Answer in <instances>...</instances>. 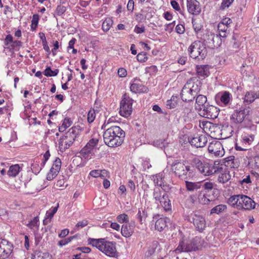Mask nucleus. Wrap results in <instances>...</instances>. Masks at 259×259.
<instances>
[{
    "mask_svg": "<svg viewBox=\"0 0 259 259\" xmlns=\"http://www.w3.org/2000/svg\"><path fill=\"white\" fill-rule=\"evenodd\" d=\"M192 23L193 28L196 33H198L201 30L202 26L201 25L200 23H198L197 22L195 21L194 20L192 21Z\"/></svg>",
    "mask_w": 259,
    "mask_h": 259,
    "instance_id": "obj_53",
    "label": "nucleus"
},
{
    "mask_svg": "<svg viewBox=\"0 0 259 259\" xmlns=\"http://www.w3.org/2000/svg\"><path fill=\"white\" fill-rule=\"evenodd\" d=\"M171 5L172 7L176 11H180L181 10L179 4L175 1H171Z\"/></svg>",
    "mask_w": 259,
    "mask_h": 259,
    "instance_id": "obj_63",
    "label": "nucleus"
},
{
    "mask_svg": "<svg viewBox=\"0 0 259 259\" xmlns=\"http://www.w3.org/2000/svg\"><path fill=\"white\" fill-rule=\"evenodd\" d=\"M72 123V121L69 118H65L61 126L59 127L60 132H63L67 128L69 127Z\"/></svg>",
    "mask_w": 259,
    "mask_h": 259,
    "instance_id": "obj_34",
    "label": "nucleus"
},
{
    "mask_svg": "<svg viewBox=\"0 0 259 259\" xmlns=\"http://www.w3.org/2000/svg\"><path fill=\"white\" fill-rule=\"evenodd\" d=\"M159 186L165 192H168L171 189V186L169 184H167L165 180L164 179L161 182H160Z\"/></svg>",
    "mask_w": 259,
    "mask_h": 259,
    "instance_id": "obj_42",
    "label": "nucleus"
},
{
    "mask_svg": "<svg viewBox=\"0 0 259 259\" xmlns=\"http://www.w3.org/2000/svg\"><path fill=\"white\" fill-rule=\"evenodd\" d=\"M153 145L157 147L163 148L167 146V143L165 142V140L160 139L154 141L153 142Z\"/></svg>",
    "mask_w": 259,
    "mask_h": 259,
    "instance_id": "obj_40",
    "label": "nucleus"
},
{
    "mask_svg": "<svg viewBox=\"0 0 259 259\" xmlns=\"http://www.w3.org/2000/svg\"><path fill=\"white\" fill-rule=\"evenodd\" d=\"M221 94L220 101L225 105H228L232 100L231 94L227 91L223 92Z\"/></svg>",
    "mask_w": 259,
    "mask_h": 259,
    "instance_id": "obj_31",
    "label": "nucleus"
},
{
    "mask_svg": "<svg viewBox=\"0 0 259 259\" xmlns=\"http://www.w3.org/2000/svg\"><path fill=\"white\" fill-rule=\"evenodd\" d=\"M203 40L206 42L207 47L213 49L218 48L222 44V39L218 34L207 31L203 35Z\"/></svg>",
    "mask_w": 259,
    "mask_h": 259,
    "instance_id": "obj_10",
    "label": "nucleus"
},
{
    "mask_svg": "<svg viewBox=\"0 0 259 259\" xmlns=\"http://www.w3.org/2000/svg\"><path fill=\"white\" fill-rule=\"evenodd\" d=\"M90 175L94 178L100 177V170L95 169L90 171Z\"/></svg>",
    "mask_w": 259,
    "mask_h": 259,
    "instance_id": "obj_59",
    "label": "nucleus"
},
{
    "mask_svg": "<svg viewBox=\"0 0 259 259\" xmlns=\"http://www.w3.org/2000/svg\"><path fill=\"white\" fill-rule=\"evenodd\" d=\"M190 56L193 59L203 60L207 55L205 45L200 41H195L188 48Z\"/></svg>",
    "mask_w": 259,
    "mask_h": 259,
    "instance_id": "obj_8",
    "label": "nucleus"
},
{
    "mask_svg": "<svg viewBox=\"0 0 259 259\" xmlns=\"http://www.w3.org/2000/svg\"><path fill=\"white\" fill-rule=\"evenodd\" d=\"M95 112L94 110H91L89 111L88 114V121L89 123H92L94 121L95 118Z\"/></svg>",
    "mask_w": 259,
    "mask_h": 259,
    "instance_id": "obj_50",
    "label": "nucleus"
},
{
    "mask_svg": "<svg viewBox=\"0 0 259 259\" xmlns=\"http://www.w3.org/2000/svg\"><path fill=\"white\" fill-rule=\"evenodd\" d=\"M187 7L188 12L193 15H198L201 12L199 3L196 0H187Z\"/></svg>",
    "mask_w": 259,
    "mask_h": 259,
    "instance_id": "obj_19",
    "label": "nucleus"
},
{
    "mask_svg": "<svg viewBox=\"0 0 259 259\" xmlns=\"http://www.w3.org/2000/svg\"><path fill=\"white\" fill-rule=\"evenodd\" d=\"M178 100V96H172L171 99L168 100L166 102V107L168 109L174 108L176 107L177 105V101Z\"/></svg>",
    "mask_w": 259,
    "mask_h": 259,
    "instance_id": "obj_32",
    "label": "nucleus"
},
{
    "mask_svg": "<svg viewBox=\"0 0 259 259\" xmlns=\"http://www.w3.org/2000/svg\"><path fill=\"white\" fill-rule=\"evenodd\" d=\"M13 245L6 239H0V259L7 258L12 252Z\"/></svg>",
    "mask_w": 259,
    "mask_h": 259,
    "instance_id": "obj_13",
    "label": "nucleus"
},
{
    "mask_svg": "<svg viewBox=\"0 0 259 259\" xmlns=\"http://www.w3.org/2000/svg\"><path fill=\"white\" fill-rule=\"evenodd\" d=\"M169 220L167 218H160L155 222V229L161 232L167 226V221Z\"/></svg>",
    "mask_w": 259,
    "mask_h": 259,
    "instance_id": "obj_27",
    "label": "nucleus"
},
{
    "mask_svg": "<svg viewBox=\"0 0 259 259\" xmlns=\"http://www.w3.org/2000/svg\"><path fill=\"white\" fill-rule=\"evenodd\" d=\"M249 108H241L240 110H236L230 117L232 122L234 123H240L244 119L245 116L249 114Z\"/></svg>",
    "mask_w": 259,
    "mask_h": 259,
    "instance_id": "obj_14",
    "label": "nucleus"
},
{
    "mask_svg": "<svg viewBox=\"0 0 259 259\" xmlns=\"http://www.w3.org/2000/svg\"><path fill=\"white\" fill-rule=\"evenodd\" d=\"M144 217H146V213L145 210H143L142 212L140 210H139L138 213L137 214V219L139 220V221L142 223V218Z\"/></svg>",
    "mask_w": 259,
    "mask_h": 259,
    "instance_id": "obj_58",
    "label": "nucleus"
},
{
    "mask_svg": "<svg viewBox=\"0 0 259 259\" xmlns=\"http://www.w3.org/2000/svg\"><path fill=\"white\" fill-rule=\"evenodd\" d=\"M94 148L90 146V144L86 145L81 150L80 155L85 159H90L92 155Z\"/></svg>",
    "mask_w": 259,
    "mask_h": 259,
    "instance_id": "obj_25",
    "label": "nucleus"
},
{
    "mask_svg": "<svg viewBox=\"0 0 259 259\" xmlns=\"http://www.w3.org/2000/svg\"><path fill=\"white\" fill-rule=\"evenodd\" d=\"M207 101V98L205 96L199 95L197 96L196 98V109L199 110V108H201L203 106H205V104H208Z\"/></svg>",
    "mask_w": 259,
    "mask_h": 259,
    "instance_id": "obj_29",
    "label": "nucleus"
},
{
    "mask_svg": "<svg viewBox=\"0 0 259 259\" xmlns=\"http://www.w3.org/2000/svg\"><path fill=\"white\" fill-rule=\"evenodd\" d=\"M145 31V26H142V27H139L138 26H136L135 27L134 31L137 33H142L144 32Z\"/></svg>",
    "mask_w": 259,
    "mask_h": 259,
    "instance_id": "obj_60",
    "label": "nucleus"
},
{
    "mask_svg": "<svg viewBox=\"0 0 259 259\" xmlns=\"http://www.w3.org/2000/svg\"><path fill=\"white\" fill-rule=\"evenodd\" d=\"M58 205L57 206L54 207L52 210L47 211L46 217L51 219L53 217L54 215L56 213L58 210Z\"/></svg>",
    "mask_w": 259,
    "mask_h": 259,
    "instance_id": "obj_51",
    "label": "nucleus"
},
{
    "mask_svg": "<svg viewBox=\"0 0 259 259\" xmlns=\"http://www.w3.org/2000/svg\"><path fill=\"white\" fill-rule=\"evenodd\" d=\"M61 166V161L59 158H57L54 162V163L51 167L52 169L59 172Z\"/></svg>",
    "mask_w": 259,
    "mask_h": 259,
    "instance_id": "obj_41",
    "label": "nucleus"
},
{
    "mask_svg": "<svg viewBox=\"0 0 259 259\" xmlns=\"http://www.w3.org/2000/svg\"><path fill=\"white\" fill-rule=\"evenodd\" d=\"M5 47L7 53L9 52L11 53L10 55L15 56V47L16 46V42L13 41V37L11 35H8L5 39Z\"/></svg>",
    "mask_w": 259,
    "mask_h": 259,
    "instance_id": "obj_20",
    "label": "nucleus"
},
{
    "mask_svg": "<svg viewBox=\"0 0 259 259\" xmlns=\"http://www.w3.org/2000/svg\"><path fill=\"white\" fill-rule=\"evenodd\" d=\"M254 136L253 135H244L242 137V143L243 146V147L238 146L237 144H236V149L240 151L247 150L249 146L251 145L253 141Z\"/></svg>",
    "mask_w": 259,
    "mask_h": 259,
    "instance_id": "obj_18",
    "label": "nucleus"
},
{
    "mask_svg": "<svg viewBox=\"0 0 259 259\" xmlns=\"http://www.w3.org/2000/svg\"><path fill=\"white\" fill-rule=\"evenodd\" d=\"M209 153L215 156H222L224 154L223 146L220 142L214 141L210 143L208 147Z\"/></svg>",
    "mask_w": 259,
    "mask_h": 259,
    "instance_id": "obj_15",
    "label": "nucleus"
},
{
    "mask_svg": "<svg viewBox=\"0 0 259 259\" xmlns=\"http://www.w3.org/2000/svg\"><path fill=\"white\" fill-rule=\"evenodd\" d=\"M163 193L162 194L159 189L154 190L153 192V197L156 202L161 200V197H163Z\"/></svg>",
    "mask_w": 259,
    "mask_h": 259,
    "instance_id": "obj_43",
    "label": "nucleus"
},
{
    "mask_svg": "<svg viewBox=\"0 0 259 259\" xmlns=\"http://www.w3.org/2000/svg\"><path fill=\"white\" fill-rule=\"evenodd\" d=\"M204 241L199 237L196 236L186 242L182 241L180 242L177 250L181 251H192L200 249L203 246Z\"/></svg>",
    "mask_w": 259,
    "mask_h": 259,
    "instance_id": "obj_7",
    "label": "nucleus"
},
{
    "mask_svg": "<svg viewBox=\"0 0 259 259\" xmlns=\"http://www.w3.org/2000/svg\"><path fill=\"white\" fill-rule=\"evenodd\" d=\"M80 132V127L75 126L69 130V131L62 136L59 141V148L62 152L68 149L73 143L75 139Z\"/></svg>",
    "mask_w": 259,
    "mask_h": 259,
    "instance_id": "obj_6",
    "label": "nucleus"
},
{
    "mask_svg": "<svg viewBox=\"0 0 259 259\" xmlns=\"http://www.w3.org/2000/svg\"><path fill=\"white\" fill-rule=\"evenodd\" d=\"M229 205L238 209L250 210L255 207L254 201L249 197L244 195L231 196L228 199Z\"/></svg>",
    "mask_w": 259,
    "mask_h": 259,
    "instance_id": "obj_5",
    "label": "nucleus"
},
{
    "mask_svg": "<svg viewBox=\"0 0 259 259\" xmlns=\"http://www.w3.org/2000/svg\"><path fill=\"white\" fill-rule=\"evenodd\" d=\"M88 243L96 247L99 250L110 257H117V252L115 245L111 242L106 241L104 239L89 238Z\"/></svg>",
    "mask_w": 259,
    "mask_h": 259,
    "instance_id": "obj_3",
    "label": "nucleus"
},
{
    "mask_svg": "<svg viewBox=\"0 0 259 259\" xmlns=\"http://www.w3.org/2000/svg\"><path fill=\"white\" fill-rule=\"evenodd\" d=\"M137 58L138 61L140 62H144L148 59L147 54L145 52H141L139 53L137 56Z\"/></svg>",
    "mask_w": 259,
    "mask_h": 259,
    "instance_id": "obj_47",
    "label": "nucleus"
},
{
    "mask_svg": "<svg viewBox=\"0 0 259 259\" xmlns=\"http://www.w3.org/2000/svg\"><path fill=\"white\" fill-rule=\"evenodd\" d=\"M196 71L198 75L200 76L207 75L208 73V68L206 66H197Z\"/></svg>",
    "mask_w": 259,
    "mask_h": 259,
    "instance_id": "obj_35",
    "label": "nucleus"
},
{
    "mask_svg": "<svg viewBox=\"0 0 259 259\" xmlns=\"http://www.w3.org/2000/svg\"><path fill=\"white\" fill-rule=\"evenodd\" d=\"M201 84V81L197 77L189 79L181 91V97L182 100L185 102L192 101L200 91Z\"/></svg>",
    "mask_w": 259,
    "mask_h": 259,
    "instance_id": "obj_2",
    "label": "nucleus"
},
{
    "mask_svg": "<svg viewBox=\"0 0 259 259\" xmlns=\"http://www.w3.org/2000/svg\"><path fill=\"white\" fill-rule=\"evenodd\" d=\"M259 98V91L256 93L254 91L247 92L244 97V101L248 103H251L254 101L255 99Z\"/></svg>",
    "mask_w": 259,
    "mask_h": 259,
    "instance_id": "obj_28",
    "label": "nucleus"
},
{
    "mask_svg": "<svg viewBox=\"0 0 259 259\" xmlns=\"http://www.w3.org/2000/svg\"><path fill=\"white\" fill-rule=\"evenodd\" d=\"M118 74L120 77H125L126 75V71L123 68H120L118 70Z\"/></svg>",
    "mask_w": 259,
    "mask_h": 259,
    "instance_id": "obj_64",
    "label": "nucleus"
},
{
    "mask_svg": "<svg viewBox=\"0 0 259 259\" xmlns=\"http://www.w3.org/2000/svg\"><path fill=\"white\" fill-rule=\"evenodd\" d=\"M186 187L188 191L194 192L201 190L202 184L200 182L185 181Z\"/></svg>",
    "mask_w": 259,
    "mask_h": 259,
    "instance_id": "obj_24",
    "label": "nucleus"
},
{
    "mask_svg": "<svg viewBox=\"0 0 259 259\" xmlns=\"http://www.w3.org/2000/svg\"><path fill=\"white\" fill-rule=\"evenodd\" d=\"M88 221L86 220H82L81 221L78 222L75 225V227L74 229L75 230L78 229L79 228H83L88 225Z\"/></svg>",
    "mask_w": 259,
    "mask_h": 259,
    "instance_id": "obj_54",
    "label": "nucleus"
},
{
    "mask_svg": "<svg viewBox=\"0 0 259 259\" xmlns=\"http://www.w3.org/2000/svg\"><path fill=\"white\" fill-rule=\"evenodd\" d=\"M39 15L38 14H34L32 16V19L31 20V29L34 31L36 29L38 21H39Z\"/></svg>",
    "mask_w": 259,
    "mask_h": 259,
    "instance_id": "obj_38",
    "label": "nucleus"
},
{
    "mask_svg": "<svg viewBox=\"0 0 259 259\" xmlns=\"http://www.w3.org/2000/svg\"><path fill=\"white\" fill-rule=\"evenodd\" d=\"M124 137V132L118 126L108 127L103 134L105 144L110 147L120 146L123 142Z\"/></svg>",
    "mask_w": 259,
    "mask_h": 259,
    "instance_id": "obj_1",
    "label": "nucleus"
},
{
    "mask_svg": "<svg viewBox=\"0 0 259 259\" xmlns=\"http://www.w3.org/2000/svg\"><path fill=\"white\" fill-rule=\"evenodd\" d=\"M227 209V206L225 204H219L215 207H213L211 210L210 213L213 214H219L225 210H226Z\"/></svg>",
    "mask_w": 259,
    "mask_h": 259,
    "instance_id": "obj_33",
    "label": "nucleus"
},
{
    "mask_svg": "<svg viewBox=\"0 0 259 259\" xmlns=\"http://www.w3.org/2000/svg\"><path fill=\"white\" fill-rule=\"evenodd\" d=\"M128 11L133 12L134 9V2L133 0H130L127 5Z\"/></svg>",
    "mask_w": 259,
    "mask_h": 259,
    "instance_id": "obj_62",
    "label": "nucleus"
},
{
    "mask_svg": "<svg viewBox=\"0 0 259 259\" xmlns=\"http://www.w3.org/2000/svg\"><path fill=\"white\" fill-rule=\"evenodd\" d=\"M217 173H220L218 177V180L219 183L224 184L228 182L231 179V175L230 172L227 169H223L220 171H218Z\"/></svg>",
    "mask_w": 259,
    "mask_h": 259,
    "instance_id": "obj_23",
    "label": "nucleus"
},
{
    "mask_svg": "<svg viewBox=\"0 0 259 259\" xmlns=\"http://www.w3.org/2000/svg\"><path fill=\"white\" fill-rule=\"evenodd\" d=\"M197 198L200 203L207 204L211 200L207 197L205 192L202 190L198 191Z\"/></svg>",
    "mask_w": 259,
    "mask_h": 259,
    "instance_id": "obj_30",
    "label": "nucleus"
},
{
    "mask_svg": "<svg viewBox=\"0 0 259 259\" xmlns=\"http://www.w3.org/2000/svg\"><path fill=\"white\" fill-rule=\"evenodd\" d=\"M234 1V0H222L220 9L221 10H225L229 8Z\"/></svg>",
    "mask_w": 259,
    "mask_h": 259,
    "instance_id": "obj_44",
    "label": "nucleus"
},
{
    "mask_svg": "<svg viewBox=\"0 0 259 259\" xmlns=\"http://www.w3.org/2000/svg\"><path fill=\"white\" fill-rule=\"evenodd\" d=\"M213 188V184L209 182H205L203 185H202L201 190H211Z\"/></svg>",
    "mask_w": 259,
    "mask_h": 259,
    "instance_id": "obj_55",
    "label": "nucleus"
},
{
    "mask_svg": "<svg viewBox=\"0 0 259 259\" xmlns=\"http://www.w3.org/2000/svg\"><path fill=\"white\" fill-rule=\"evenodd\" d=\"M130 89L133 93L141 92L143 91V87L138 83H133L131 84Z\"/></svg>",
    "mask_w": 259,
    "mask_h": 259,
    "instance_id": "obj_39",
    "label": "nucleus"
},
{
    "mask_svg": "<svg viewBox=\"0 0 259 259\" xmlns=\"http://www.w3.org/2000/svg\"><path fill=\"white\" fill-rule=\"evenodd\" d=\"M192 220L193 225L200 232L206 227L205 219L202 215L195 213L192 215Z\"/></svg>",
    "mask_w": 259,
    "mask_h": 259,
    "instance_id": "obj_16",
    "label": "nucleus"
},
{
    "mask_svg": "<svg viewBox=\"0 0 259 259\" xmlns=\"http://www.w3.org/2000/svg\"><path fill=\"white\" fill-rule=\"evenodd\" d=\"M113 24V21L110 18L106 19L102 24V29L104 31H108Z\"/></svg>",
    "mask_w": 259,
    "mask_h": 259,
    "instance_id": "obj_36",
    "label": "nucleus"
},
{
    "mask_svg": "<svg viewBox=\"0 0 259 259\" xmlns=\"http://www.w3.org/2000/svg\"><path fill=\"white\" fill-rule=\"evenodd\" d=\"M171 169L175 176L182 180H186L191 177L190 166L186 165L183 162L175 161L171 165Z\"/></svg>",
    "mask_w": 259,
    "mask_h": 259,
    "instance_id": "obj_9",
    "label": "nucleus"
},
{
    "mask_svg": "<svg viewBox=\"0 0 259 259\" xmlns=\"http://www.w3.org/2000/svg\"><path fill=\"white\" fill-rule=\"evenodd\" d=\"M134 231V225L130 223H125L122 226L121 233L125 237H129L132 235Z\"/></svg>",
    "mask_w": 259,
    "mask_h": 259,
    "instance_id": "obj_22",
    "label": "nucleus"
},
{
    "mask_svg": "<svg viewBox=\"0 0 259 259\" xmlns=\"http://www.w3.org/2000/svg\"><path fill=\"white\" fill-rule=\"evenodd\" d=\"M9 177H15L16 176V164L11 165L8 171Z\"/></svg>",
    "mask_w": 259,
    "mask_h": 259,
    "instance_id": "obj_48",
    "label": "nucleus"
},
{
    "mask_svg": "<svg viewBox=\"0 0 259 259\" xmlns=\"http://www.w3.org/2000/svg\"><path fill=\"white\" fill-rule=\"evenodd\" d=\"M117 220L120 223H123L124 222L127 223V222L128 221V217L127 214L123 213L119 215L117 217Z\"/></svg>",
    "mask_w": 259,
    "mask_h": 259,
    "instance_id": "obj_46",
    "label": "nucleus"
},
{
    "mask_svg": "<svg viewBox=\"0 0 259 259\" xmlns=\"http://www.w3.org/2000/svg\"><path fill=\"white\" fill-rule=\"evenodd\" d=\"M192 163L204 176H210L222 170V164L219 161H214L212 163H203L198 158H195L193 159Z\"/></svg>",
    "mask_w": 259,
    "mask_h": 259,
    "instance_id": "obj_4",
    "label": "nucleus"
},
{
    "mask_svg": "<svg viewBox=\"0 0 259 259\" xmlns=\"http://www.w3.org/2000/svg\"><path fill=\"white\" fill-rule=\"evenodd\" d=\"M232 39H233V41L232 42L233 48L235 49H238L240 45V42L236 39L234 36H233Z\"/></svg>",
    "mask_w": 259,
    "mask_h": 259,
    "instance_id": "obj_61",
    "label": "nucleus"
},
{
    "mask_svg": "<svg viewBox=\"0 0 259 259\" xmlns=\"http://www.w3.org/2000/svg\"><path fill=\"white\" fill-rule=\"evenodd\" d=\"M226 165L231 168H237L239 166V162L234 156H230L225 158Z\"/></svg>",
    "mask_w": 259,
    "mask_h": 259,
    "instance_id": "obj_26",
    "label": "nucleus"
},
{
    "mask_svg": "<svg viewBox=\"0 0 259 259\" xmlns=\"http://www.w3.org/2000/svg\"><path fill=\"white\" fill-rule=\"evenodd\" d=\"M165 211H168L171 209L170 201L167 196V200H166L161 205Z\"/></svg>",
    "mask_w": 259,
    "mask_h": 259,
    "instance_id": "obj_52",
    "label": "nucleus"
},
{
    "mask_svg": "<svg viewBox=\"0 0 259 259\" xmlns=\"http://www.w3.org/2000/svg\"><path fill=\"white\" fill-rule=\"evenodd\" d=\"M176 32L179 34H183L185 31V27L182 24H178L176 27Z\"/></svg>",
    "mask_w": 259,
    "mask_h": 259,
    "instance_id": "obj_57",
    "label": "nucleus"
},
{
    "mask_svg": "<svg viewBox=\"0 0 259 259\" xmlns=\"http://www.w3.org/2000/svg\"><path fill=\"white\" fill-rule=\"evenodd\" d=\"M189 142L196 148H201L205 146L207 139L205 135H201L191 138L189 140Z\"/></svg>",
    "mask_w": 259,
    "mask_h": 259,
    "instance_id": "obj_17",
    "label": "nucleus"
},
{
    "mask_svg": "<svg viewBox=\"0 0 259 259\" xmlns=\"http://www.w3.org/2000/svg\"><path fill=\"white\" fill-rule=\"evenodd\" d=\"M59 73L58 69H55L53 71L50 67H48L44 71V74L46 76H55Z\"/></svg>",
    "mask_w": 259,
    "mask_h": 259,
    "instance_id": "obj_37",
    "label": "nucleus"
},
{
    "mask_svg": "<svg viewBox=\"0 0 259 259\" xmlns=\"http://www.w3.org/2000/svg\"><path fill=\"white\" fill-rule=\"evenodd\" d=\"M58 172V171L51 168L49 172L47 175V179L48 181L52 180L57 176Z\"/></svg>",
    "mask_w": 259,
    "mask_h": 259,
    "instance_id": "obj_45",
    "label": "nucleus"
},
{
    "mask_svg": "<svg viewBox=\"0 0 259 259\" xmlns=\"http://www.w3.org/2000/svg\"><path fill=\"white\" fill-rule=\"evenodd\" d=\"M200 127L206 134L214 136V128L217 127L214 124L209 121H202L200 123Z\"/></svg>",
    "mask_w": 259,
    "mask_h": 259,
    "instance_id": "obj_21",
    "label": "nucleus"
},
{
    "mask_svg": "<svg viewBox=\"0 0 259 259\" xmlns=\"http://www.w3.org/2000/svg\"><path fill=\"white\" fill-rule=\"evenodd\" d=\"M39 221V219L38 217H34L32 220H31L29 224H28V226L30 228L32 229L34 227H37L38 222Z\"/></svg>",
    "mask_w": 259,
    "mask_h": 259,
    "instance_id": "obj_49",
    "label": "nucleus"
},
{
    "mask_svg": "<svg viewBox=\"0 0 259 259\" xmlns=\"http://www.w3.org/2000/svg\"><path fill=\"white\" fill-rule=\"evenodd\" d=\"M219 109L215 106L208 104H205L198 110L199 114L203 117L207 118H215L219 115Z\"/></svg>",
    "mask_w": 259,
    "mask_h": 259,
    "instance_id": "obj_12",
    "label": "nucleus"
},
{
    "mask_svg": "<svg viewBox=\"0 0 259 259\" xmlns=\"http://www.w3.org/2000/svg\"><path fill=\"white\" fill-rule=\"evenodd\" d=\"M133 100L124 94L120 102L119 113L123 117H128L132 112Z\"/></svg>",
    "mask_w": 259,
    "mask_h": 259,
    "instance_id": "obj_11",
    "label": "nucleus"
},
{
    "mask_svg": "<svg viewBox=\"0 0 259 259\" xmlns=\"http://www.w3.org/2000/svg\"><path fill=\"white\" fill-rule=\"evenodd\" d=\"M219 31H228L229 32L228 25H225L223 24L219 23L218 26Z\"/></svg>",
    "mask_w": 259,
    "mask_h": 259,
    "instance_id": "obj_56",
    "label": "nucleus"
}]
</instances>
